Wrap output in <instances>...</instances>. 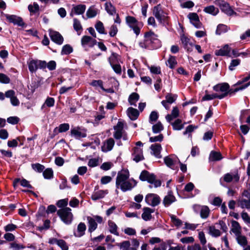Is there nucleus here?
<instances>
[{
    "label": "nucleus",
    "instance_id": "f257e3e1",
    "mask_svg": "<svg viewBox=\"0 0 250 250\" xmlns=\"http://www.w3.org/2000/svg\"><path fill=\"white\" fill-rule=\"evenodd\" d=\"M129 172L127 169H122L119 171L116 179V187L123 192L131 190L137 182L133 178H129Z\"/></svg>",
    "mask_w": 250,
    "mask_h": 250
},
{
    "label": "nucleus",
    "instance_id": "f03ea898",
    "mask_svg": "<svg viewBox=\"0 0 250 250\" xmlns=\"http://www.w3.org/2000/svg\"><path fill=\"white\" fill-rule=\"evenodd\" d=\"M144 38V40L141 41L139 43L140 47L152 50L158 49L161 46V42L158 39V35L152 31L146 32Z\"/></svg>",
    "mask_w": 250,
    "mask_h": 250
},
{
    "label": "nucleus",
    "instance_id": "7ed1b4c3",
    "mask_svg": "<svg viewBox=\"0 0 250 250\" xmlns=\"http://www.w3.org/2000/svg\"><path fill=\"white\" fill-rule=\"evenodd\" d=\"M249 85H250V81L246 84H244L239 87L235 88L233 90H229V85L228 83H222L214 85L213 87V89L217 92L221 93L220 94H218V99H222L224 97H226L228 95L229 92H230V94L235 93L238 92V91L242 90L246 88Z\"/></svg>",
    "mask_w": 250,
    "mask_h": 250
},
{
    "label": "nucleus",
    "instance_id": "20e7f679",
    "mask_svg": "<svg viewBox=\"0 0 250 250\" xmlns=\"http://www.w3.org/2000/svg\"><path fill=\"white\" fill-rule=\"evenodd\" d=\"M139 179L142 181H147L151 184L149 186L150 188L153 187L158 188L161 186V181L160 180L156 179L155 175L149 172L147 170H144L141 173Z\"/></svg>",
    "mask_w": 250,
    "mask_h": 250
},
{
    "label": "nucleus",
    "instance_id": "39448f33",
    "mask_svg": "<svg viewBox=\"0 0 250 250\" xmlns=\"http://www.w3.org/2000/svg\"><path fill=\"white\" fill-rule=\"evenodd\" d=\"M143 147V144L141 141H138L136 143L135 146L132 149L131 159L136 163H138L145 159Z\"/></svg>",
    "mask_w": 250,
    "mask_h": 250
},
{
    "label": "nucleus",
    "instance_id": "423d86ee",
    "mask_svg": "<svg viewBox=\"0 0 250 250\" xmlns=\"http://www.w3.org/2000/svg\"><path fill=\"white\" fill-rule=\"evenodd\" d=\"M29 71L33 73L37 71L38 68L44 69L46 68V62L37 59L30 58L27 62Z\"/></svg>",
    "mask_w": 250,
    "mask_h": 250
},
{
    "label": "nucleus",
    "instance_id": "0eeeda50",
    "mask_svg": "<svg viewBox=\"0 0 250 250\" xmlns=\"http://www.w3.org/2000/svg\"><path fill=\"white\" fill-rule=\"evenodd\" d=\"M57 214L61 220L66 225L70 224L73 220V215L69 208L66 207L59 209L57 211Z\"/></svg>",
    "mask_w": 250,
    "mask_h": 250
},
{
    "label": "nucleus",
    "instance_id": "6e6552de",
    "mask_svg": "<svg viewBox=\"0 0 250 250\" xmlns=\"http://www.w3.org/2000/svg\"><path fill=\"white\" fill-rule=\"evenodd\" d=\"M217 228L220 229L224 232H226L228 230V227L226 223L223 221L220 220L218 223H216L214 225L209 227L208 230L210 235L215 237L220 236L221 232Z\"/></svg>",
    "mask_w": 250,
    "mask_h": 250
},
{
    "label": "nucleus",
    "instance_id": "1a4fd4ad",
    "mask_svg": "<svg viewBox=\"0 0 250 250\" xmlns=\"http://www.w3.org/2000/svg\"><path fill=\"white\" fill-rule=\"evenodd\" d=\"M164 161L166 165L173 170L178 169L179 163L180 161L178 158L175 155H170L164 158Z\"/></svg>",
    "mask_w": 250,
    "mask_h": 250
},
{
    "label": "nucleus",
    "instance_id": "9d476101",
    "mask_svg": "<svg viewBox=\"0 0 250 250\" xmlns=\"http://www.w3.org/2000/svg\"><path fill=\"white\" fill-rule=\"evenodd\" d=\"M153 14L160 22L166 23L168 21L169 17L167 16V13L162 9L160 4H158L154 7Z\"/></svg>",
    "mask_w": 250,
    "mask_h": 250
},
{
    "label": "nucleus",
    "instance_id": "9b49d317",
    "mask_svg": "<svg viewBox=\"0 0 250 250\" xmlns=\"http://www.w3.org/2000/svg\"><path fill=\"white\" fill-rule=\"evenodd\" d=\"M88 221V231L91 233L97 228V223L101 224L103 221V217L99 215H95L91 217H87Z\"/></svg>",
    "mask_w": 250,
    "mask_h": 250
},
{
    "label": "nucleus",
    "instance_id": "f8f14e48",
    "mask_svg": "<svg viewBox=\"0 0 250 250\" xmlns=\"http://www.w3.org/2000/svg\"><path fill=\"white\" fill-rule=\"evenodd\" d=\"M238 206L242 208L250 209V192L245 190L242 194V197L238 200Z\"/></svg>",
    "mask_w": 250,
    "mask_h": 250
},
{
    "label": "nucleus",
    "instance_id": "ddd939ff",
    "mask_svg": "<svg viewBox=\"0 0 250 250\" xmlns=\"http://www.w3.org/2000/svg\"><path fill=\"white\" fill-rule=\"evenodd\" d=\"M223 180L226 183H237L240 179V175L238 174V171L236 170L232 172L227 173L225 174L222 178L220 180V182L221 185L224 186L222 183Z\"/></svg>",
    "mask_w": 250,
    "mask_h": 250
},
{
    "label": "nucleus",
    "instance_id": "4468645a",
    "mask_svg": "<svg viewBox=\"0 0 250 250\" xmlns=\"http://www.w3.org/2000/svg\"><path fill=\"white\" fill-rule=\"evenodd\" d=\"M125 21L128 26L133 30L134 33L138 36L140 33L138 21L134 17L128 16L125 18Z\"/></svg>",
    "mask_w": 250,
    "mask_h": 250
},
{
    "label": "nucleus",
    "instance_id": "2eb2a0df",
    "mask_svg": "<svg viewBox=\"0 0 250 250\" xmlns=\"http://www.w3.org/2000/svg\"><path fill=\"white\" fill-rule=\"evenodd\" d=\"M145 201L147 204L152 207L158 206L161 202V198L159 195L154 193H149L145 197Z\"/></svg>",
    "mask_w": 250,
    "mask_h": 250
},
{
    "label": "nucleus",
    "instance_id": "dca6fc26",
    "mask_svg": "<svg viewBox=\"0 0 250 250\" xmlns=\"http://www.w3.org/2000/svg\"><path fill=\"white\" fill-rule=\"evenodd\" d=\"M71 135L77 139L86 136V129L83 127L76 126L71 128Z\"/></svg>",
    "mask_w": 250,
    "mask_h": 250
},
{
    "label": "nucleus",
    "instance_id": "f3484780",
    "mask_svg": "<svg viewBox=\"0 0 250 250\" xmlns=\"http://www.w3.org/2000/svg\"><path fill=\"white\" fill-rule=\"evenodd\" d=\"M216 4L219 5L221 10L229 16H231L235 12L231 9L229 4L224 0H219L217 1Z\"/></svg>",
    "mask_w": 250,
    "mask_h": 250
},
{
    "label": "nucleus",
    "instance_id": "a211bd4d",
    "mask_svg": "<svg viewBox=\"0 0 250 250\" xmlns=\"http://www.w3.org/2000/svg\"><path fill=\"white\" fill-rule=\"evenodd\" d=\"M114 129L113 137L117 140H120L123 134L125 132L124 129V124L121 122H118L117 125L114 127Z\"/></svg>",
    "mask_w": 250,
    "mask_h": 250
},
{
    "label": "nucleus",
    "instance_id": "6ab92c4d",
    "mask_svg": "<svg viewBox=\"0 0 250 250\" xmlns=\"http://www.w3.org/2000/svg\"><path fill=\"white\" fill-rule=\"evenodd\" d=\"M4 17L10 23H12L15 25H17L19 26H23L24 23L21 18L18 17L15 15L4 14Z\"/></svg>",
    "mask_w": 250,
    "mask_h": 250
},
{
    "label": "nucleus",
    "instance_id": "aec40b11",
    "mask_svg": "<svg viewBox=\"0 0 250 250\" xmlns=\"http://www.w3.org/2000/svg\"><path fill=\"white\" fill-rule=\"evenodd\" d=\"M114 145V140L112 138H109L103 142L101 147L102 151L104 152L110 151L113 149Z\"/></svg>",
    "mask_w": 250,
    "mask_h": 250
},
{
    "label": "nucleus",
    "instance_id": "412c9836",
    "mask_svg": "<svg viewBox=\"0 0 250 250\" xmlns=\"http://www.w3.org/2000/svg\"><path fill=\"white\" fill-rule=\"evenodd\" d=\"M190 22L196 28H200L202 26V24L199 20V17L196 13H190L188 16Z\"/></svg>",
    "mask_w": 250,
    "mask_h": 250
},
{
    "label": "nucleus",
    "instance_id": "4be33fe9",
    "mask_svg": "<svg viewBox=\"0 0 250 250\" xmlns=\"http://www.w3.org/2000/svg\"><path fill=\"white\" fill-rule=\"evenodd\" d=\"M49 36L51 40L56 43L59 45L62 44L63 38L58 32L50 31L49 32Z\"/></svg>",
    "mask_w": 250,
    "mask_h": 250
},
{
    "label": "nucleus",
    "instance_id": "5701e85b",
    "mask_svg": "<svg viewBox=\"0 0 250 250\" xmlns=\"http://www.w3.org/2000/svg\"><path fill=\"white\" fill-rule=\"evenodd\" d=\"M5 97L10 99L11 104L13 106H18L20 101L16 96L15 92L13 90H9L5 92Z\"/></svg>",
    "mask_w": 250,
    "mask_h": 250
},
{
    "label": "nucleus",
    "instance_id": "b1692460",
    "mask_svg": "<svg viewBox=\"0 0 250 250\" xmlns=\"http://www.w3.org/2000/svg\"><path fill=\"white\" fill-rule=\"evenodd\" d=\"M81 43L83 47L87 46L91 47L96 43V41L90 36H84L82 38Z\"/></svg>",
    "mask_w": 250,
    "mask_h": 250
},
{
    "label": "nucleus",
    "instance_id": "393cba45",
    "mask_svg": "<svg viewBox=\"0 0 250 250\" xmlns=\"http://www.w3.org/2000/svg\"><path fill=\"white\" fill-rule=\"evenodd\" d=\"M176 201V199L172 191H169L167 194L164 197L163 204L165 207H168Z\"/></svg>",
    "mask_w": 250,
    "mask_h": 250
},
{
    "label": "nucleus",
    "instance_id": "a878e982",
    "mask_svg": "<svg viewBox=\"0 0 250 250\" xmlns=\"http://www.w3.org/2000/svg\"><path fill=\"white\" fill-rule=\"evenodd\" d=\"M86 6L84 4H79L73 6L70 15L73 17L74 14L81 15L84 13Z\"/></svg>",
    "mask_w": 250,
    "mask_h": 250
},
{
    "label": "nucleus",
    "instance_id": "bb28decb",
    "mask_svg": "<svg viewBox=\"0 0 250 250\" xmlns=\"http://www.w3.org/2000/svg\"><path fill=\"white\" fill-rule=\"evenodd\" d=\"M150 148L152 154L158 158H161L162 157V155H161L162 146L160 144L158 143L152 144L151 145Z\"/></svg>",
    "mask_w": 250,
    "mask_h": 250
},
{
    "label": "nucleus",
    "instance_id": "cd10ccee",
    "mask_svg": "<svg viewBox=\"0 0 250 250\" xmlns=\"http://www.w3.org/2000/svg\"><path fill=\"white\" fill-rule=\"evenodd\" d=\"M143 211L142 218L145 221L150 220L152 218L151 213L154 212V209L148 207H145L143 208Z\"/></svg>",
    "mask_w": 250,
    "mask_h": 250
},
{
    "label": "nucleus",
    "instance_id": "c85d7f7f",
    "mask_svg": "<svg viewBox=\"0 0 250 250\" xmlns=\"http://www.w3.org/2000/svg\"><path fill=\"white\" fill-rule=\"evenodd\" d=\"M108 193L107 189L94 191L91 195V199L94 201L103 198Z\"/></svg>",
    "mask_w": 250,
    "mask_h": 250
},
{
    "label": "nucleus",
    "instance_id": "c756f323",
    "mask_svg": "<svg viewBox=\"0 0 250 250\" xmlns=\"http://www.w3.org/2000/svg\"><path fill=\"white\" fill-rule=\"evenodd\" d=\"M230 52V48L228 44L225 45L221 49L216 50L215 51V54L216 56H229Z\"/></svg>",
    "mask_w": 250,
    "mask_h": 250
},
{
    "label": "nucleus",
    "instance_id": "7c9ffc66",
    "mask_svg": "<svg viewBox=\"0 0 250 250\" xmlns=\"http://www.w3.org/2000/svg\"><path fill=\"white\" fill-rule=\"evenodd\" d=\"M126 112L128 117L132 121L136 120L139 115V111L131 107H129Z\"/></svg>",
    "mask_w": 250,
    "mask_h": 250
},
{
    "label": "nucleus",
    "instance_id": "2f4dec72",
    "mask_svg": "<svg viewBox=\"0 0 250 250\" xmlns=\"http://www.w3.org/2000/svg\"><path fill=\"white\" fill-rule=\"evenodd\" d=\"M86 226L85 224L81 222L78 225L77 230L74 233V234L77 237H80L84 234Z\"/></svg>",
    "mask_w": 250,
    "mask_h": 250
},
{
    "label": "nucleus",
    "instance_id": "473e14b6",
    "mask_svg": "<svg viewBox=\"0 0 250 250\" xmlns=\"http://www.w3.org/2000/svg\"><path fill=\"white\" fill-rule=\"evenodd\" d=\"M107 224L109 232L115 235L119 236V233L118 231V227L115 223L112 220H108Z\"/></svg>",
    "mask_w": 250,
    "mask_h": 250
},
{
    "label": "nucleus",
    "instance_id": "72a5a7b5",
    "mask_svg": "<svg viewBox=\"0 0 250 250\" xmlns=\"http://www.w3.org/2000/svg\"><path fill=\"white\" fill-rule=\"evenodd\" d=\"M235 236L237 242L242 248L248 245L247 238L245 236L242 235L241 233L237 234Z\"/></svg>",
    "mask_w": 250,
    "mask_h": 250
},
{
    "label": "nucleus",
    "instance_id": "f704fd0d",
    "mask_svg": "<svg viewBox=\"0 0 250 250\" xmlns=\"http://www.w3.org/2000/svg\"><path fill=\"white\" fill-rule=\"evenodd\" d=\"M122 250H136V249L130 248V243L129 241H124L122 243H117L116 245Z\"/></svg>",
    "mask_w": 250,
    "mask_h": 250
},
{
    "label": "nucleus",
    "instance_id": "c9c22d12",
    "mask_svg": "<svg viewBox=\"0 0 250 250\" xmlns=\"http://www.w3.org/2000/svg\"><path fill=\"white\" fill-rule=\"evenodd\" d=\"M203 11L208 14H211L213 16H216L219 13V9L215 7L214 5H209L205 7Z\"/></svg>",
    "mask_w": 250,
    "mask_h": 250
},
{
    "label": "nucleus",
    "instance_id": "e433bc0d",
    "mask_svg": "<svg viewBox=\"0 0 250 250\" xmlns=\"http://www.w3.org/2000/svg\"><path fill=\"white\" fill-rule=\"evenodd\" d=\"M190 40L185 36H183L181 38V42L184 45L185 49H187L188 51H191V49L190 48L189 46H193V44L191 42H190Z\"/></svg>",
    "mask_w": 250,
    "mask_h": 250
},
{
    "label": "nucleus",
    "instance_id": "4c0bfd02",
    "mask_svg": "<svg viewBox=\"0 0 250 250\" xmlns=\"http://www.w3.org/2000/svg\"><path fill=\"white\" fill-rule=\"evenodd\" d=\"M232 228L231 230L236 235L241 233V227L239 223L236 221H232L231 222Z\"/></svg>",
    "mask_w": 250,
    "mask_h": 250
},
{
    "label": "nucleus",
    "instance_id": "58836bf2",
    "mask_svg": "<svg viewBox=\"0 0 250 250\" xmlns=\"http://www.w3.org/2000/svg\"><path fill=\"white\" fill-rule=\"evenodd\" d=\"M98 10L94 6H90L86 11V15L88 18L95 17L98 14Z\"/></svg>",
    "mask_w": 250,
    "mask_h": 250
},
{
    "label": "nucleus",
    "instance_id": "ea45409f",
    "mask_svg": "<svg viewBox=\"0 0 250 250\" xmlns=\"http://www.w3.org/2000/svg\"><path fill=\"white\" fill-rule=\"evenodd\" d=\"M209 159L211 161H217L221 160L222 157L220 152L212 151L210 153Z\"/></svg>",
    "mask_w": 250,
    "mask_h": 250
},
{
    "label": "nucleus",
    "instance_id": "a19ab883",
    "mask_svg": "<svg viewBox=\"0 0 250 250\" xmlns=\"http://www.w3.org/2000/svg\"><path fill=\"white\" fill-rule=\"evenodd\" d=\"M105 9L110 15H114L116 14V9L111 2H106L105 3Z\"/></svg>",
    "mask_w": 250,
    "mask_h": 250
},
{
    "label": "nucleus",
    "instance_id": "79ce46f5",
    "mask_svg": "<svg viewBox=\"0 0 250 250\" xmlns=\"http://www.w3.org/2000/svg\"><path fill=\"white\" fill-rule=\"evenodd\" d=\"M139 99V95L138 93H132L128 98V102L131 105L136 106V102Z\"/></svg>",
    "mask_w": 250,
    "mask_h": 250
},
{
    "label": "nucleus",
    "instance_id": "37998d69",
    "mask_svg": "<svg viewBox=\"0 0 250 250\" xmlns=\"http://www.w3.org/2000/svg\"><path fill=\"white\" fill-rule=\"evenodd\" d=\"M210 213V210L208 206H202L200 210V216L203 219L207 218Z\"/></svg>",
    "mask_w": 250,
    "mask_h": 250
},
{
    "label": "nucleus",
    "instance_id": "c03bdc74",
    "mask_svg": "<svg viewBox=\"0 0 250 250\" xmlns=\"http://www.w3.org/2000/svg\"><path fill=\"white\" fill-rule=\"evenodd\" d=\"M229 29V27H228L226 25L219 24L217 27L216 34L217 35H221L227 32Z\"/></svg>",
    "mask_w": 250,
    "mask_h": 250
},
{
    "label": "nucleus",
    "instance_id": "a18cd8bd",
    "mask_svg": "<svg viewBox=\"0 0 250 250\" xmlns=\"http://www.w3.org/2000/svg\"><path fill=\"white\" fill-rule=\"evenodd\" d=\"M177 64V61L174 56H170L167 62V65L171 68H174Z\"/></svg>",
    "mask_w": 250,
    "mask_h": 250
},
{
    "label": "nucleus",
    "instance_id": "49530a36",
    "mask_svg": "<svg viewBox=\"0 0 250 250\" xmlns=\"http://www.w3.org/2000/svg\"><path fill=\"white\" fill-rule=\"evenodd\" d=\"M174 130H180L184 127V125L182 124V120L178 119L171 124Z\"/></svg>",
    "mask_w": 250,
    "mask_h": 250
},
{
    "label": "nucleus",
    "instance_id": "de8ad7c7",
    "mask_svg": "<svg viewBox=\"0 0 250 250\" xmlns=\"http://www.w3.org/2000/svg\"><path fill=\"white\" fill-rule=\"evenodd\" d=\"M73 27L75 30L78 32V34L80 35L83 28L80 21L77 19H74L73 20Z\"/></svg>",
    "mask_w": 250,
    "mask_h": 250
},
{
    "label": "nucleus",
    "instance_id": "09e8293b",
    "mask_svg": "<svg viewBox=\"0 0 250 250\" xmlns=\"http://www.w3.org/2000/svg\"><path fill=\"white\" fill-rule=\"evenodd\" d=\"M177 97V96L176 95H172L170 93H167L166 95V100L164 101L167 103L171 104L176 101Z\"/></svg>",
    "mask_w": 250,
    "mask_h": 250
},
{
    "label": "nucleus",
    "instance_id": "8fccbe9b",
    "mask_svg": "<svg viewBox=\"0 0 250 250\" xmlns=\"http://www.w3.org/2000/svg\"><path fill=\"white\" fill-rule=\"evenodd\" d=\"M54 104H55L54 99L53 98H51V97H48L46 99L44 104L42 106L41 108H42V109H43L45 107V105L49 107H52L54 105Z\"/></svg>",
    "mask_w": 250,
    "mask_h": 250
},
{
    "label": "nucleus",
    "instance_id": "3c124183",
    "mask_svg": "<svg viewBox=\"0 0 250 250\" xmlns=\"http://www.w3.org/2000/svg\"><path fill=\"white\" fill-rule=\"evenodd\" d=\"M73 51V48L69 44L64 45L62 49L61 55H68Z\"/></svg>",
    "mask_w": 250,
    "mask_h": 250
},
{
    "label": "nucleus",
    "instance_id": "603ef678",
    "mask_svg": "<svg viewBox=\"0 0 250 250\" xmlns=\"http://www.w3.org/2000/svg\"><path fill=\"white\" fill-rule=\"evenodd\" d=\"M164 127L161 122H158L152 126V131L154 133H158L163 130Z\"/></svg>",
    "mask_w": 250,
    "mask_h": 250
},
{
    "label": "nucleus",
    "instance_id": "864d4df0",
    "mask_svg": "<svg viewBox=\"0 0 250 250\" xmlns=\"http://www.w3.org/2000/svg\"><path fill=\"white\" fill-rule=\"evenodd\" d=\"M43 175L45 179H50L53 177V171L52 168H46L43 172Z\"/></svg>",
    "mask_w": 250,
    "mask_h": 250
},
{
    "label": "nucleus",
    "instance_id": "5fc2aeb1",
    "mask_svg": "<svg viewBox=\"0 0 250 250\" xmlns=\"http://www.w3.org/2000/svg\"><path fill=\"white\" fill-rule=\"evenodd\" d=\"M28 9L30 13H35L39 11L40 7L37 3L34 2L33 4H29L28 5Z\"/></svg>",
    "mask_w": 250,
    "mask_h": 250
},
{
    "label": "nucleus",
    "instance_id": "6e6d98bb",
    "mask_svg": "<svg viewBox=\"0 0 250 250\" xmlns=\"http://www.w3.org/2000/svg\"><path fill=\"white\" fill-rule=\"evenodd\" d=\"M32 167L35 171L40 173L42 172L45 168L44 166L39 163L32 164Z\"/></svg>",
    "mask_w": 250,
    "mask_h": 250
},
{
    "label": "nucleus",
    "instance_id": "4d7b16f0",
    "mask_svg": "<svg viewBox=\"0 0 250 250\" xmlns=\"http://www.w3.org/2000/svg\"><path fill=\"white\" fill-rule=\"evenodd\" d=\"M95 26L97 31L100 34H105L104 24L101 21H98Z\"/></svg>",
    "mask_w": 250,
    "mask_h": 250
},
{
    "label": "nucleus",
    "instance_id": "13d9d810",
    "mask_svg": "<svg viewBox=\"0 0 250 250\" xmlns=\"http://www.w3.org/2000/svg\"><path fill=\"white\" fill-rule=\"evenodd\" d=\"M99 164V158H92L90 159L88 162V166L90 167H97Z\"/></svg>",
    "mask_w": 250,
    "mask_h": 250
},
{
    "label": "nucleus",
    "instance_id": "bf43d9fd",
    "mask_svg": "<svg viewBox=\"0 0 250 250\" xmlns=\"http://www.w3.org/2000/svg\"><path fill=\"white\" fill-rule=\"evenodd\" d=\"M194 6V3L191 0L187 1L184 2H181L180 3V6L182 8H191Z\"/></svg>",
    "mask_w": 250,
    "mask_h": 250
},
{
    "label": "nucleus",
    "instance_id": "052dcab7",
    "mask_svg": "<svg viewBox=\"0 0 250 250\" xmlns=\"http://www.w3.org/2000/svg\"><path fill=\"white\" fill-rule=\"evenodd\" d=\"M119 56L116 53H112L111 56L108 58V61L110 65L118 62Z\"/></svg>",
    "mask_w": 250,
    "mask_h": 250
},
{
    "label": "nucleus",
    "instance_id": "680f3d73",
    "mask_svg": "<svg viewBox=\"0 0 250 250\" xmlns=\"http://www.w3.org/2000/svg\"><path fill=\"white\" fill-rule=\"evenodd\" d=\"M170 218L172 223L177 227L181 226L182 225V222L181 220L177 218L174 215H171Z\"/></svg>",
    "mask_w": 250,
    "mask_h": 250
},
{
    "label": "nucleus",
    "instance_id": "e2e57ef3",
    "mask_svg": "<svg viewBox=\"0 0 250 250\" xmlns=\"http://www.w3.org/2000/svg\"><path fill=\"white\" fill-rule=\"evenodd\" d=\"M57 245L62 249V250H68V245L66 242L62 239H59Z\"/></svg>",
    "mask_w": 250,
    "mask_h": 250
},
{
    "label": "nucleus",
    "instance_id": "0e129e2a",
    "mask_svg": "<svg viewBox=\"0 0 250 250\" xmlns=\"http://www.w3.org/2000/svg\"><path fill=\"white\" fill-rule=\"evenodd\" d=\"M164 139V136L162 134H160L159 135L151 137L149 138V142H161Z\"/></svg>",
    "mask_w": 250,
    "mask_h": 250
},
{
    "label": "nucleus",
    "instance_id": "69168bd1",
    "mask_svg": "<svg viewBox=\"0 0 250 250\" xmlns=\"http://www.w3.org/2000/svg\"><path fill=\"white\" fill-rule=\"evenodd\" d=\"M158 118V112L155 111H152L149 115V122L151 124H153V122L157 121Z\"/></svg>",
    "mask_w": 250,
    "mask_h": 250
},
{
    "label": "nucleus",
    "instance_id": "338daca9",
    "mask_svg": "<svg viewBox=\"0 0 250 250\" xmlns=\"http://www.w3.org/2000/svg\"><path fill=\"white\" fill-rule=\"evenodd\" d=\"M240 63L239 59H234L231 61L230 65L229 67V69L232 71L234 69L235 67L238 66Z\"/></svg>",
    "mask_w": 250,
    "mask_h": 250
},
{
    "label": "nucleus",
    "instance_id": "774afa93",
    "mask_svg": "<svg viewBox=\"0 0 250 250\" xmlns=\"http://www.w3.org/2000/svg\"><path fill=\"white\" fill-rule=\"evenodd\" d=\"M156 81L154 84V87L155 90L159 92L162 87V80L159 77H156Z\"/></svg>",
    "mask_w": 250,
    "mask_h": 250
}]
</instances>
